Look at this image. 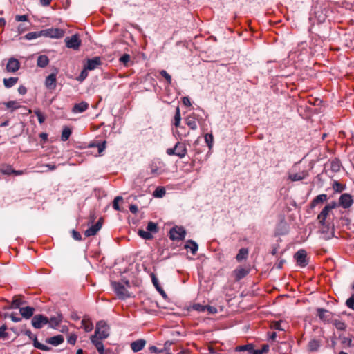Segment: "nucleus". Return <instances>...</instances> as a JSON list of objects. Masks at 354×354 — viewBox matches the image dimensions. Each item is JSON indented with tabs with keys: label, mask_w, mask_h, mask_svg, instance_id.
<instances>
[{
	"label": "nucleus",
	"mask_w": 354,
	"mask_h": 354,
	"mask_svg": "<svg viewBox=\"0 0 354 354\" xmlns=\"http://www.w3.org/2000/svg\"><path fill=\"white\" fill-rule=\"evenodd\" d=\"M338 204L335 201L327 204L317 216V220L319 224V231L323 234V238L326 240L333 236V229L329 223L326 222L327 216L329 212L336 208Z\"/></svg>",
	"instance_id": "1"
},
{
	"label": "nucleus",
	"mask_w": 354,
	"mask_h": 354,
	"mask_svg": "<svg viewBox=\"0 0 354 354\" xmlns=\"http://www.w3.org/2000/svg\"><path fill=\"white\" fill-rule=\"evenodd\" d=\"M109 335L108 325L105 322L100 321L97 323L95 333L91 337H95V338L100 339H104L109 337Z\"/></svg>",
	"instance_id": "2"
},
{
	"label": "nucleus",
	"mask_w": 354,
	"mask_h": 354,
	"mask_svg": "<svg viewBox=\"0 0 354 354\" xmlns=\"http://www.w3.org/2000/svg\"><path fill=\"white\" fill-rule=\"evenodd\" d=\"M112 288L120 299L130 297V294L125 286L120 282H112Z\"/></svg>",
	"instance_id": "3"
},
{
	"label": "nucleus",
	"mask_w": 354,
	"mask_h": 354,
	"mask_svg": "<svg viewBox=\"0 0 354 354\" xmlns=\"http://www.w3.org/2000/svg\"><path fill=\"white\" fill-rule=\"evenodd\" d=\"M64 30L58 28H51L41 30V34L44 37L59 39L64 37Z\"/></svg>",
	"instance_id": "4"
},
{
	"label": "nucleus",
	"mask_w": 354,
	"mask_h": 354,
	"mask_svg": "<svg viewBox=\"0 0 354 354\" xmlns=\"http://www.w3.org/2000/svg\"><path fill=\"white\" fill-rule=\"evenodd\" d=\"M149 173L153 176H158L165 171V165L160 160H153L149 166Z\"/></svg>",
	"instance_id": "5"
},
{
	"label": "nucleus",
	"mask_w": 354,
	"mask_h": 354,
	"mask_svg": "<svg viewBox=\"0 0 354 354\" xmlns=\"http://www.w3.org/2000/svg\"><path fill=\"white\" fill-rule=\"evenodd\" d=\"M48 318L43 315H35L31 321L32 326L36 329H40L48 323Z\"/></svg>",
	"instance_id": "6"
},
{
	"label": "nucleus",
	"mask_w": 354,
	"mask_h": 354,
	"mask_svg": "<svg viewBox=\"0 0 354 354\" xmlns=\"http://www.w3.org/2000/svg\"><path fill=\"white\" fill-rule=\"evenodd\" d=\"M65 43L66 47L68 48H73L77 50L81 45V40L79 38L78 35L75 34L71 37H67L65 38Z\"/></svg>",
	"instance_id": "7"
},
{
	"label": "nucleus",
	"mask_w": 354,
	"mask_h": 354,
	"mask_svg": "<svg viewBox=\"0 0 354 354\" xmlns=\"http://www.w3.org/2000/svg\"><path fill=\"white\" fill-rule=\"evenodd\" d=\"M24 334L32 341L35 348L44 351H47L50 349L48 346L39 342L37 336L34 335L30 330H25Z\"/></svg>",
	"instance_id": "8"
},
{
	"label": "nucleus",
	"mask_w": 354,
	"mask_h": 354,
	"mask_svg": "<svg viewBox=\"0 0 354 354\" xmlns=\"http://www.w3.org/2000/svg\"><path fill=\"white\" fill-rule=\"evenodd\" d=\"M299 266L304 268L308 264L307 253L304 250H298L294 256Z\"/></svg>",
	"instance_id": "9"
},
{
	"label": "nucleus",
	"mask_w": 354,
	"mask_h": 354,
	"mask_svg": "<svg viewBox=\"0 0 354 354\" xmlns=\"http://www.w3.org/2000/svg\"><path fill=\"white\" fill-rule=\"evenodd\" d=\"M353 200L349 194H343L339 199V205L344 209L349 208L353 204Z\"/></svg>",
	"instance_id": "10"
},
{
	"label": "nucleus",
	"mask_w": 354,
	"mask_h": 354,
	"mask_svg": "<svg viewBox=\"0 0 354 354\" xmlns=\"http://www.w3.org/2000/svg\"><path fill=\"white\" fill-rule=\"evenodd\" d=\"M57 74L51 73L46 77L45 86L50 91L55 90L57 86Z\"/></svg>",
	"instance_id": "11"
},
{
	"label": "nucleus",
	"mask_w": 354,
	"mask_h": 354,
	"mask_svg": "<svg viewBox=\"0 0 354 354\" xmlns=\"http://www.w3.org/2000/svg\"><path fill=\"white\" fill-rule=\"evenodd\" d=\"M102 225V218H100L98 221L95 224L91 226L88 229H87L84 234L86 236L89 237L91 236H94L97 234V232L100 230Z\"/></svg>",
	"instance_id": "12"
},
{
	"label": "nucleus",
	"mask_w": 354,
	"mask_h": 354,
	"mask_svg": "<svg viewBox=\"0 0 354 354\" xmlns=\"http://www.w3.org/2000/svg\"><path fill=\"white\" fill-rule=\"evenodd\" d=\"M19 62L15 58H10L8 61L6 69L8 73H15L19 70Z\"/></svg>",
	"instance_id": "13"
},
{
	"label": "nucleus",
	"mask_w": 354,
	"mask_h": 354,
	"mask_svg": "<svg viewBox=\"0 0 354 354\" xmlns=\"http://www.w3.org/2000/svg\"><path fill=\"white\" fill-rule=\"evenodd\" d=\"M102 64L100 57H95L93 59H88L87 64L84 66L88 70L92 71L97 68Z\"/></svg>",
	"instance_id": "14"
},
{
	"label": "nucleus",
	"mask_w": 354,
	"mask_h": 354,
	"mask_svg": "<svg viewBox=\"0 0 354 354\" xmlns=\"http://www.w3.org/2000/svg\"><path fill=\"white\" fill-rule=\"evenodd\" d=\"M248 273L249 270L242 267H239L233 271V274L234 276L236 281L241 280L246 275H248Z\"/></svg>",
	"instance_id": "15"
},
{
	"label": "nucleus",
	"mask_w": 354,
	"mask_h": 354,
	"mask_svg": "<svg viewBox=\"0 0 354 354\" xmlns=\"http://www.w3.org/2000/svg\"><path fill=\"white\" fill-rule=\"evenodd\" d=\"M89 107V105L86 102H81L80 103L75 104L72 112L74 113H82L86 111Z\"/></svg>",
	"instance_id": "16"
},
{
	"label": "nucleus",
	"mask_w": 354,
	"mask_h": 354,
	"mask_svg": "<svg viewBox=\"0 0 354 354\" xmlns=\"http://www.w3.org/2000/svg\"><path fill=\"white\" fill-rule=\"evenodd\" d=\"M19 312L24 318L29 319L32 317L35 308L30 306L22 307L19 308Z\"/></svg>",
	"instance_id": "17"
},
{
	"label": "nucleus",
	"mask_w": 354,
	"mask_h": 354,
	"mask_svg": "<svg viewBox=\"0 0 354 354\" xmlns=\"http://www.w3.org/2000/svg\"><path fill=\"white\" fill-rule=\"evenodd\" d=\"M146 341L142 339H138L136 341L133 342L131 344V348L134 352H138L141 351L145 346Z\"/></svg>",
	"instance_id": "18"
},
{
	"label": "nucleus",
	"mask_w": 354,
	"mask_h": 354,
	"mask_svg": "<svg viewBox=\"0 0 354 354\" xmlns=\"http://www.w3.org/2000/svg\"><path fill=\"white\" fill-rule=\"evenodd\" d=\"M308 175V174L306 171H302L299 173L290 174L288 178L292 181H298L304 179Z\"/></svg>",
	"instance_id": "19"
},
{
	"label": "nucleus",
	"mask_w": 354,
	"mask_h": 354,
	"mask_svg": "<svg viewBox=\"0 0 354 354\" xmlns=\"http://www.w3.org/2000/svg\"><path fill=\"white\" fill-rule=\"evenodd\" d=\"M64 340V337L62 335H58L46 339V342L48 344H52L53 346H58L62 344Z\"/></svg>",
	"instance_id": "20"
},
{
	"label": "nucleus",
	"mask_w": 354,
	"mask_h": 354,
	"mask_svg": "<svg viewBox=\"0 0 354 354\" xmlns=\"http://www.w3.org/2000/svg\"><path fill=\"white\" fill-rule=\"evenodd\" d=\"M185 249L186 250H189L191 253L193 254V255H195L198 249V246L197 245V243L192 241V240H189L186 242L185 246H184Z\"/></svg>",
	"instance_id": "21"
},
{
	"label": "nucleus",
	"mask_w": 354,
	"mask_h": 354,
	"mask_svg": "<svg viewBox=\"0 0 354 354\" xmlns=\"http://www.w3.org/2000/svg\"><path fill=\"white\" fill-rule=\"evenodd\" d=\"M101 340L102 339L95 338V337H91V342L95 345L99 353L104 354V345Z\"/></svg>",
	"instance_id": "22"
},
{
	"label": "nucleus",
	"mask_w": 354,
	"mask_h": 354,
	"mask_svg": "<svg viewBox=\"0 0 354 354\" xmlns=\"http://www.w3.org/2000/svg\"><path fill=\"white\" fill-rule=\"evenodd\" d=\"M317 315L320 319L324 321H328L331 318V313L323 308L317 309Z\"/></svg>",
	"instance_id": "23"
},
{
	"label": "nucleus",
	"mask_w": 354,
	"mask_h": 354,
	"mask_svg": "<svg viewBox=\"0 0 354 354\" xmlns=\"http://www.w3.org/2000/svg\"><path fill=\"white\" fill-rule=\"evenodd\" d=\"M320 347V342L317 339H311L307 346L308 351L310 352L317 351Z\"/></svg>",
	"instance_id": "24"
},
{
	"label": "nucleus",
	"mask_w": 354,
	"mask_h": 354,
	"mask_svg": "<svg viewBox=\"0 0 354 354\" xmlns=\"http://www.w3.org/2000/svg\"><path fill=\"white\" fill-rule=\"evenodd\" d=\"M49 64V59L46 55H39L37 58V65L40 68H45Z\"/></svg>",
	"instance_id": "25"
},
{
	"label": "nucleus",
	"mask_w": 354,
	"mask_h": 354,
	"mask_svg": "<svg viewBox=\"0 0 354 354\" xmlns=\"http://www.w3.org/2000/svg\"><path fill=\"white\" fill-rule=\"evenodd\" d=\"M328 199V196L325 194H319L312 201L311 203V207H314L319 203H324Z\"/></svg>",
	"instance_id": "26"
},
{
	"label": "nucleus",
	"mask_w": 354,
	"mask_h": 354,
	"mask_svg": "<svg viewBox=\"0 0 354 354\" xmlns=\"http://www.w3.org/2000/svg\"><path fill=\"white\" fill-rule=\"evenodd\" d=\"M82 327L86 332H90L93 330V326L91 320L89 318L84 317L82 320Z\"/></svg>",
	"instance_id": "27"
},
{
	"label": "nucleus",
	"mask_w": 354,
	"mask_h": 354,
	"mask_svg": "<svg viewBox=\"0 0 354 354\" xmlns=\"http://www.w3.org/2000/svg\"><path fill=\"white\" fill-rule=\"evenodd\" d=\"M19 79L18 77H10V78H4L3 79V84L6 88H11L14 85L17 84Z\"/></svg>",
	"instance_id": "28"
},
{
	"label": "nucleus",
	"mask_w": 354,
	"mask_h": 354,
	"mask_svg": "<svg viewBox=\"0 0 354 354\" xmlns=\"http://www.w3.org/2000/svg\"><path fill=\"white\" fill-rule=\"evenodd\" d=\"M248 255V250L247 248H241L239 250V253L236 254V259L238 261H241L245 259Z\"/></svg>",
	"instance_id": "29"
},
{
	"label": "nucleus",
	"mask_w": 354,
	"mask_h": 354,
	"mask_svg": "<svg viewBox=\"0 0 354 354\" xmlns=\"http://www.w3.org/2000/svg\"><path fill=\"white\" fill-rule=\"evenodd\" d=\"M342 165L339 160L335 159L330 162V169L333 172H338L340 171Z\"/></svg>",
	"instance_id": "30"
},
{
	"label": "nucleus",
	"mask_w": 354,
	"mask_h": 354,
	"mask_svg": "<svg viewBox=\"0 0 354 354\" xmlns=\"http://www.w3.org/2000/svg\"><path fill=\"white\" fill-rule=\"evenodd\" d=\"M71 133L72 131L69 127H64L62 132L61 140L62 141L68 140L71 135Z\"/></svg>",
	"instance_id": "31"
},
{
	"label": "nucleus",
	"mask_w": 354,
	"mask_h": 354,
	"mask_svg": "<svg viewBox=\"0 0 354 354\" xmlns=\"http://www.w3.org/2000/svg\"><path fill=\"white\" fill-rule=\"evenodd\" d=\"M48 320L49 322L48 324H49L50 326L55 328L60 324L62 319L59 317H53L48 319Z\"/></svg>",
	"instance_id": "32"
},
{
	"label": "nucleus",
	"mask_w": 354,
	"mask_h": 354,
	"mask_svg": "<svg viewBox=\"0 0 354 354\" xmlns=\"http://www.w3.org/2000/svg\"><path fill=\"white\" fill-rule=\"evenodd\" d=\"M254 346L252 344H249L243 346H236L235 348L236 351H248L249 353L252 354Z\"/></svg>",
	"instance_id": "33"
},
{
	"label": "nucleus",
	"mask_w": 354,
	"mask_h": 354,
	"mask_svg": "<svg viewBox=\"0 0 354 354\" xmlns=\"http://www.w3.org/2000/svg\"><path fill=\"white\" fill-rule=\"evenodd\" d=\"M24 303L21 297H15L11 303V308H20V306Z\"/></svg>",
	"instance_id": "34"
},
{
	"label": "nucleus",
	"mask_w": 354,
	"mask_h": 354,
	"mask_svg": "<svg viewBox=\"0 0 354 354\" xmlns=\"http://www.w3.org/2000/svg\"><path fill=\"white\" fill-rule=\"evenodd\" d=\"M4 105L7 109H11L12 111L19 109L20 107V104L17 101H9L4 103Z\"/></svg>",
	"instance_id": "35"
},
{
	"label": "nucleus",
	"mask_w": 354,
	"mask_h": 354,
	"mask_svg": "<svg viewBox=\"0 0 354 354\" xmlns=\"http://www.w3.org/2000/svg\"><path fill=\"white\" fill-rule=\"evenodd\" d=\"M281 321H272L270 322V327L271 329L284 331L285 329L281 327Z\"/></svg>",
	"instance_id": "36"
},
{
	"label": "nucleus",
	"mask_w": 354,
	"mask_h": 354,
	"mask_svg": "<svg viewBox=\"0 0 354 354\" xmlns=\"http://www.w3.org/2000/svg\"><path fill=\"white\" fill-rule=\"evenodd\" d=\"M187 124L190 127L191 129H196L197 127V121L193 117H188L186 119Z\"/></svg>",
	"instance_id": "37"
},
{
	"label": "nucleus",
	"mask_w": 354,
	"mask_h": 354,
	"mask_svg": "<svg viewBox=\"0 0 354 354\" xmlns=\"http://www.w3.org/2000/svg\"><path fill=\"white\" fill-rule=\"evenodd\" d=\"M138 234L140 237H142V239H146V240H150L153 238L152 234L148 230L145 231L142 230H139Z\"/></svg>",
	"instance_id": "38"
},
{
	"label": "nucleus",
	"mask_w": 354,
	"mask_h": 354,
	"mask_svg": "<svg viewBox=\"0 0 354 354\" xmlns=\"http://www.w3.org/2000/svg\"><path fill=\"white\" fill-rule=\"evenodd\" d=\"M41 36H43L41 34V30L39 32H28V34L26 35L25 38L28 40H31V39H36Z\"/></svg>",
	"instance_id": "39"
},
{
	"label": "nucleus",
	"mask_w": 354,
	"mask_h": 354,
	"mask_svg": "<svg viewBox=\"0 0 354 354\" xmlns=\"http://www.w3.org/2000/svg\"><path fill=\"white\" fill-rule=\"evenodd\" d=\"M0 171L3 174L10 175L12 174L14 169L10 165H5L0 168Z\"/></svg>",
	"instance_id": "40"
},
{
	"label": "nucleus",
	"mask_w": 354,
	"mask_h": 354,
	"mask_svg": "<svg viewBox=\"0 0 354 354\" xmlns=\"http://www.w3.org/2000/svg\"><path fill=\"white\" fill-rule=\"evenodd\" d=\"M187 153L185 144L178 142V158H183Z\"/></svg>",
	"instance_id": "41"
},
{
	"label": "nucleus",
	"mask_w": 354,
	"mask_h": 354,
	"mask_svg": "<svg viewBox=\"0 0 354 354\" xmlns=\"http://www.w3.org/2000/svg\"><path fill=\"white\" fill-rule=\"evenodd\" d=\"M205 141L207 143L209 148L211 149L213 145V142H214V138H213L212 134L206 133L205 135Z\"/></svg>",
	"instance_id": "42"
},
{
	"label": "nucleus",
	"mask_w": 354,
	"mask_h": 354,
	"mask_svg": "<svg viewBox=\"0 0 354 354\" xmlns=\"http://www.w3.org/2000/svg\"><path fill=\"white\" fill-rule=\"evenodd\" d=\"M165 189L162 187H158L153 192V196L155 197L160 198V197H162L165 195Z\"/></svg>",
	"instance_id": "43"
},
{
	"label": "nucleus",
	"mask_w": 354,
	"mask_h": 354,
	"mask_svg": "<svg viewBox=\"0 0 354 354\" xmlns=\"http://www.w3.org/2000/svg\"><path fill=\"white\" fill-rule=\"evenodd\" d=\"M88 69L84 66V69L81 71L80 75L76 78L79 82L84 81L88 76Z\"/></svg>",
	"instance_id": "44"
},
{
	"label": "nucleus",
	"mask_w": 354,
	"mask_h": 354,
	"mask_svg": "<svg viewBox=\"0 0 354 354\" xmlns=\"http://www.w3.org/2000/svg\"><path fill=\"white\" fill-rule=\"evenodd\" d=\"M123 198L122 196H117L114 198L113 202V207L115 210L120 211V207L119 206V202L122 201Z\"/></svg>",
	"instance_id": "45"
},
{
	"label": "nucleus",
	"mask_w": 354,
	"mask_h": 354,
	"mask_svg": "<svg viewBox=\"0 0 354 354\" xmlns=\"http://www.w3.org/2000/svg\"><path fill=\"white\" fill-rule=\"evenodd\" d=\"M130 55L129 54H124L120 59L119 61L124 66H127L128 63L130 62Z\"/></svg>",
	"instance_id": "46"
},
{
	"label": "nucleus",
	"mask_w": 354,
	"mask_h": 354,
	"mask_svg": "<svg viewBox=\"0 0 354 354\" xmlns=\"http://www.w3.org/2000/svg\"><path fill=\"white\" fill-rule=\"evenodd\" d=\"M89 146L90 147H96L97 148L98 153H101L106 148V141H104L103 142L97 143L95 145L91 144Z\"/></svg>",
	"instance_id": "47"
},
{
	"label": "nucleus",
	"mask_w": 354,
	"mask_h": 354,
	"mask_svg": "<svg viewBox=\"0 0 354 354\" xmlns=\"http://www.w3.org/2000/svg\"><path fill=\"white\" fill-rule=\"evenodd\" d=\"M151 279H152V282H153V284L154 285V286L156 288V289L160 292V293H163V290H162L161 287L160 286V284L158 283V279L156 277V276L154 275V274H151Z\"/></svg>",
	"instance_id": "48"
},
{
	"label": "nucleus",
	"mask_w": 354,
	"mask_h": 354,
	"mask_svg": "<svg viewBox=\"0 0 354 354\" xmlns=\"http://www.w3.org/2000/svg\"><path fill=\"white\" fill-rule=\"evenodd\" d=\"M147 230L150 232H156L158 231L157 224L151 221L148 223Z\"/></svg>",
	"instance_id": "49"
},
{
	"label": "nucleus",
	"mask_w": 354,
	"mask_h": 354,
	"mask_svg": "<svg viewBox=\"0 0 354 354\" xmlns=\"http://www.w3.org/2000/svg\"><path fill=\"white\" fill-rule=\"evenodd\" d=\"M182 104L185 107L187 108L188 110L192 109V103H191L190 99L188 97H183Z\"/></svg>",
	"instance_id": "50"
},
{
	"label": "nucleus",
	"mask_w": 354,
	"mask_h": 354,
	"mask_svg": "<svg viewBox=\"0 0 354 354\" xmlns=\"http://www.w3.org/2000/svg\"><path fill=\"white\" fill-rule=\"evenodd\" d=\"M171 345L174 346V348H173V349H174V350H175V349H176V346H176V342H169V341H167V342L165 343V344H164V351H165L168 354H169V347H170V346H171Z\"/></svg>",
	"instance_id": "51"
},
{
	"label": "nucleus",
	"mask_w": 354,
	"mask_h": 354,
	"mask_svg": "<svg viewBox=\"0 0 354 354\" xmlns=\"http://www.w3.org/2000/svg\"><path fill=\"white\" fill-rule=\"evenodd\" d=\"M333 187L337 192H341L344 189V186L337 181L334 182Z\"/></svg>",
	"instance_id": "52"
},
{
	"label": "nucleus",
	"mask_w": 354,
	"mask_h": 354,
	"mask_svg": "<svg viewBox=\"0 0 354 354\" xmlns=\"http://www.w3.org/2000/svg\"><path fill=\"white\" fill-rule=\"evenodd\" d=\"M35 114L37 117L38 121L40 124H42L45 120V117L44 114L40 111V110L37 109L34 111Z\"/></svg>",
	"instance_id": "53"
},
{
	"label": "nucleus",
	"mask_w": 354,
	"mask_h": 354,
	"mask_svg": "<svg viewBox=\"0 0 354 354\" xmlns=\"http://www.w3.org/2000/svg\"><path fill=\"white\" fill-rule=\"evenodd\" d=\"M169 238L173 241L177 239V226H174L170 230Z\"/></svg>",
	"instance_id": "54"
},
{
	"label": "nucleus",
	"mask_w": 354,
	"mask_h": 354,
	"mask_svg": "<svg viewBox=\"0 0 354 354\" xmlns=\"http://www.w3.org/2000/svg\"><path fill=\"white\" fill-rule=\"evenodd\" d=\"M346 304L349 308L354 309V295L346 300Z\"/></svg>",
	"instance_id": "55"
},
{
	"label": "nucleus",
	"mask_w": 354,
	"mask_h": 354,
	"mask_svg": "<svg viewBox=\"0 0 354 354\" xmlns=\"http://www.w3.org/2000/svg\"><path fill=\"white\" fill-rule=\"evenodd\" d=\"M160 74L161 75V76H162L167 80V82L169 84L171 83V77L170 75L167 73L166 71L162 70L160 72Z\"/></svg>",
	"instance_id": "56"
},
{
	"label": "nucleus",
	"mask_w": 354,
	"mask_h": 354,
	"mask_svg": "<svg viewBox=\"0 0 354 354\" xmlns=\"http://www.w3.org/2000/svg\"><path fill=\"white\" fill-rule=\"evenodd\" d=\"M186 232L183 227H178V240H183L185 239Z\"/></svg>",
	"instance_id": "57"
},
{
	"label": "nucleus",
	"mask_w": 354,
	"mask_h": 354,
	"mask_svg": "<svg viewBox=\"0 0 354 354\" xmlns=\"http://www.w3.org/2000/svg\"><path fill=\"white\" fill-rule=\"evenodd\" d=\"M6 329L7 327L5 325L0 327V338H6L8 337V333L6 332Z\"/></svg>",
	"instance_id": "58"
},
{
	"label": "nucleus",
	"mask_w": 354,
	"mask_h": 354,
	"mask_svg": "<svg viewBox=\"0 0 354 354\" xmlns=\"http://www.w3.org/2000/svg\"><path fill=\"white\" fill-rule=\"evenodd\" d=\"M335 325L338 330H344L346 329V324L342 322L336 321Z\"/></svg>",
	"instance_id": "59"
},
{
	"label": "nucleus",
	"mask_w": 354,
	"mask_h": 354,
	"mask_svg": "<svg viewBox=\"0 0 354 354\" xmlns=\"http://www.w3.org/2000/svg\"><path fill=\"white\" fill-rule=\"evenodd\" d=\"M207 308V306H203L199 304H195L193 306V308L199 312H203Z\"/></svg>",
	"instance_id": "60"
},
{
	"label": "nucleus",
	"mask_w": 354,
	"mask_h": 354,
	"mask_svg": "<svg viewBox=\"0 0 354 354\" xmlns=\"http://www.w3.org/2000/svg\"><path fill=\"white\" fill-rule=\"evenodd\" d=\"M44 167H46L47 169H44L42 171H47L48 170H55L57 167L55 164H46L43 165Z\"/></svg>",
	"instance_id": "61"
},
{
	"label": "nucleus",
	"mask_w": 354,
	"mask_h": 354,
	"mask_svg": "<svg viewBox=\"0 0 354 354\" xmlns=\"http://www.w3.org/2000/svg\"><path fill=\"white\" fill-rule=\"evenodd\" d=\"M15 20L17 21H25L28 20V16L26 15H17L15 17Z\"/></svg>",
	"instance_id": "62"
},
{
	"label": "nucleus",
	"mask_w": 354,
	"mask_h": 354,
	"mask_svg": "<svg viewBox=\"0 0 354 354\" xmlns=\"http://www.w3.org/2000/svg\"><path fill=\"white\" fill-rule=\"evenodd\" d=\"M72 235H73V239L77 241H80L82 239L81 234L78 232H77L74 230L72 231Z\"/></svg>",
	"instance_id": "63"
},
{
	"label": "nucleus",
	"mask_w": 354,
	"mask_h": 354,
	"mask_svg": "<svg viewBox=\"0 0 354 354\" xmlns=\"http://www.w3.org/2000/svg\"><path fill=\"white\" fill-rule=\"evenodd\" d=\"M77 337L75 335H71L68 338V343L74 345L76 342Z\"/></svg>",
	"instance_id": "64"
}]
</instances>
